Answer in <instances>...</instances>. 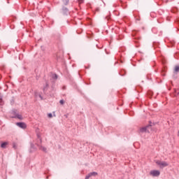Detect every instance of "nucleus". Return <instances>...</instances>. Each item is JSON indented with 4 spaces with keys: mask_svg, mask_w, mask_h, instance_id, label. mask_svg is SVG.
<instances>
[{
    "mask_svg": "<svg viewBox=\"0 0 179 179\" xmlns=\"http://www.w3.org/2000/svg\"><path fill=\"white\" fill-rule=\"evenodd\" d=\"M55 78H57V76H55Z\"/></svg>",
    "mask_w": 179,
    "mask_h": 179,
    "instance_id": "18",
    "label": "nucleus"
},
{
    "mask_svg": "<svg viewBox=\"0 0 179 179\" xmlns=\"http://www.w3.org/2000/svg\"><path fill=\"white\" fill-rule=\"evenodd\" d=\"M150 174L152 177H159V176H160V171L157 170H153L150 172Z\"/></svg>",
    "mask_w": 179,
    "mask_h": 179,
    "instance_id": "2",
    "label": "nucleus"
},
{
    "mask_svg": "<svg viewBox=\"0 0 179 179\" xmlns=\"http://www.w3.org/2000/svg\"><path fill=\"white\" fill-rule=\"evenodd\" d=\"M16 117L18 118V120H22V115H16Z\"/></svg>",
    "mask_w": 179,
    "mask_h": 179,
    "instance_id": "9",
    "label": "nucleus"
},
{
    "mask_svg": "<svg viewBox=\"0 0 179 179\" xmlns=\"http://www.w3.org/2000/svg\"><path fill=\"white\" fill-rule=\"evenodd\" d=\"M59 103L60 104H64V100H60Z\"/></svg>",
    "mask_w": 179,
    "mask_h": 179,
    "instance_id": "14",
    "label": "nucleus"
},
{
    "mask_svg": "<svg viewBox=\"0 0 179 179\" xmlns=\"http://www.w3.org/2000/svg\"><path fill=\"white\" fill-rule=\"evenodd\" d=\"M175 72H179V66L175 67Z\"/></svg>",
    "mask_w": 179,
    "mask_h": 179,
    "instance_id": "7",
    "label": "nucleus"
},
{
    "mask_svg": "<svg viewBox=\"0 0 179 179\" xmlns=\"http://www.w3.org/2000/svg\"><path fill=\"white\" fill-rule=\"evenodd\" d=\"M41 150H43V152H46L47 148H44V147H41L40 148Z\"/></svg>",
    "mask_w": 179,
    "mask_h": 179,
    "instance_id": "10",
    "label": "nucleus"
},
{
    "mask_svg": "<svg viewBox=\"0 0 179 179\" xmlns=\"http://www.w3.org/2000/svg\"><path fill=\"white\" fill-rule=\"evenodd\" d=\"M149 129H150V126H147L145 127H143L140 129V132H149Z\"/></svg>",
    "mask_w": 179,
    "mask_h": 179,
    "instance_id": "4",
    "label": "nucleus"
},
{
    "mask_svg": "<svg viewBox=\"0 0 179 179\" xmlns=\"http://www.w3.org/2000/svg\"><path fill=\"white\" fill-rule=\"evenodd\" d=\"M63 2L64 5H68V3L69 2V0H63Z\"/></svg>",
    "mask_w": 179,
    "mask_h": 179,
    "instance_id": "8",
    "label": "nucleus"
},
{
    "mask_svg": "<svg viewBox=\"0 0 179 179\" xmlns=\"http://www.w3.org/2000/svg\"><path fill=\"white\" fill-rule=\"evenodd\" d=\"M156 164H157V166H159V167H167V166H169V164L164 161H160V160H157L155 162Z\"/></svg>",
    "mask_w": 179,
    "mask_h": 179,
    "instance_id": "1",
    "label": "nucleus"
},
{
    "mask_svg": "<svg viewBox=\"0 0 179 179\" xmlns=\"http://www.w3.org/2000/svg\"><path fill=\"white\" fill-rule=\"evenodd\" d=\"M48 117L49 118H52V113H49V114L48 115Z\"/></svg>",
    "mask_w": 179,
    "mask_h": 179,
    "instance_id": "12",
    "label": "nucleus"
},
{
    "mask_svg": "<svg viewBox=\"0 0 179 179\" xmlns=\"http://www.w3.org/2000/svg\"><path fill=\"white\" fill-rule=\"evenodd\" d=\"M78 3H83V2L85 1V0H78Z\"/></svg>",
    "mask_w": 179,
    "mask_h": 179,
    "instance_id": "13",
    "label": "nucleus"
},
{
    "mask_svg": "<svg viewBox=\"0 0 179 179\" xmlns=\"http://www.w3.org/2000/svg\"><path fill=\"white\" fill-rule=\"evenodd\" d=\"M2 104H3V101L0 98V106H2Z\"/></svg>",
    "mask_w": 179,
    "mask_h": 179,
    "instance_id": "11",
    "label": "nucleus"
},
{
    "mask_svg": "<svg viewBox=\"0 0 179 179\" xmlns=\"http://www.w3.org/2000/svg\"><path fill=\"white\" fill-rule=\"evenodd\" d=\"M89 178H90L89 176L85 177V179H89Z\"/></svg>",
    "mask_w": 179,
    "mask_h": 179,
    "instance_id": "16",
    "label": "nucleus"
},
{
    "mask_svg": "<svg viewBox=\"0 0 179 179\" xmlns=\"http://www.w3.org/2000/svg\"><path fill=\"white\" fill-rule=\"evenodd\" d=\"M17 127H19L20 128H22V129H26L27 128V125L25 123L23 122H17Z\"/></svg>",
    "mask_w": 179,
    "mask_h": 179,
    "instance_id": "3",
    "label": "nucleus"
},
{
    "mask_svg": "<svg viewBox=\"0 0 179 179\" xmlns=\"http://www.w3.org/2000/svg\"><path fill=\"white\" fill-rule=\"evenodd\" d=\"M8 142H4L3 143H1V147L3 148V149H5L6 148V146H8Z\"/></svg>",
    "mask_w": 179,
    "mask_h": 179,
    "instance_id": "6",
    "label": "nucleus"
},
{
    "mask_svg": "<svg viewBox=\"0 0 179 179\" xmlns=\"http://www.w3.org/2000/svg\"><path fill=\"white\" fill-rule=\"evenodd\" d=\"M94 176V177H96V176H97V173L96 172H92V173H90L87 176V177H89L90 178V177H92V176Z\"/></svg>",
    "mask_w": 179,
    "mask_h": 179,
    "instance_id": "5",
    "label": "nucleus"
},
{
    "mask_svg": "<svg viewBox=\"0 0 179 179\" xmlns=\"http://www.w3.org/2000/svg\"><path fill=\"white\" fill-rule=\"evenodd\" d=\"M43 92H45V88H43Z\"/></svg>",
    "mask_w": 179,
    "mask_h": 179,
    "instance_id": "17",
    "label": "nucleus"
},
{
    "mask_svg": "<svg viewBox=\"0 0 179 179\" xmlns=\"http://www.w3.org/2000/svg\"><path fill=\"white\" fill-rule=\"evenodd\" d=\"M178 94H179V92H178Z\"/></svg>",
    "mask_w": 179,
    "mask_h": 179,
    "instance_id": "19",
    "label": "nucleus"
},
{
    "mask_svg": "<svg viewBox=\"0 0 179 179\" xmlns=\"http://www.w3.org/2000/svg\"><path fill=\"white\" fill-rule=\"evenodd\" d=\"M39 97H40L41 100H43V96H41V95H39Z\"/></svg>",
    "mask_w": 179,
    "mask_h": 179,
    "instance_id": "15",
    "label": "nucleus"
}]
</instances>
